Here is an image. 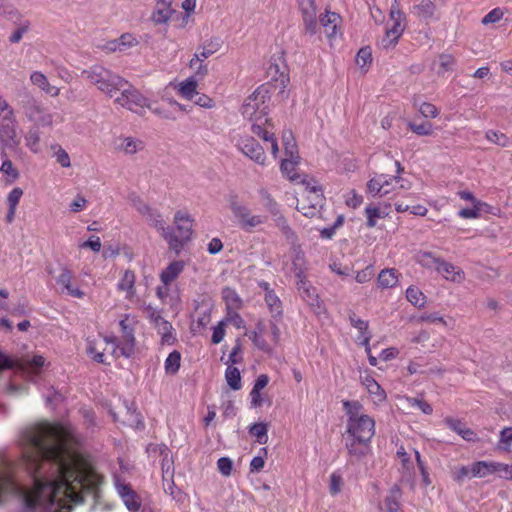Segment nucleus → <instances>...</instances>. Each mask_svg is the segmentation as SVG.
Masks as SVG:
<instances>
[{
  "instance_id": "f257e3e1",
  "label": "nucleus",
  "mask_w": 512,
  "mask_h": 512,
  "mask_svg": "<svg viewBox=\"0 0 512 512\" xmlns=\"http://www.w3.org/2000/svg\"><path fill=\"white\" fill-rule=\"evenodd\" d=\"M69 442V434L57 424L42 423L25 429L21 435L23 463L32 487H22L12 475L0 472V492L19 493L24 504L23 512L68 509L62 496H67L72 490V481L78 477Z\"/></svg>"
},
{
  "instance_id": "f03ea898",
  "label": "nucleus",
  "mask_w": 512,
  "mask_h": 512,
  "mask_svg": "<svg viewBox=\"0 0 512 512\" xmlns=\"http://www.w3.org/2000/svg\"><path fill=\"white\" fill-rule=\"evenodd\" d=\"M343 407L348 415L346 448L350 456L360 459L368 453L375 434V422L368 415H358L362 407L358 401H343Z\"/></svg>"
},
{
  "instance_id": "7ed1b4c3",
  "label": "nucleus",
  "mask_w": 512,
  "mask_h": 512,
  "mask_svg": "<svg viewBox=\"0 0 512 512\" xmlns=\"http://www.w3.org/2000/svg\"><path fill=\"white\" fill-rule=\"evenodd\" d=\"M270 94L265 86L258 87L243 103L242 115L252 122L251 130L255 135H261L266 126H272L268 118Z\"/></svg>"
},
{
  "instance_id": "20e7f679",
  "label": "nucleus",
  "mask_w": 512,
  "mask_h": 512,
  "mask_svg": "<svg viewBox=\"0 0 512 512\" xmlns=\"http://www.w3.org/2000/svg\"><path fill=\"white\" fill-rule=\"evenodd\" d=\"M81 77L110 98H113L119 89L127 85L126 79L99 64L84 69L81 72Z\"/></svg>"
},
{
  "instance_id": "39448f33",
  "label": "nucleus",
  "mask_w": 512,
  "mask_h": 512,
  "mask_svg": "<svg viewBox=\"0 0 512 512\" xmlns=\"http://www.w3.org/2000/svg\"><path fill=\"white\" fill-rule=\"evenodd\" d=\"M18 106L29 122L36 126L50 127L53 115L48 112L43 103L29 92L19 95Z\"/></svg>"
},
{
  "instance_id": "423d86ee",
  "label": "nucleus",
  "mask_w": 512,
  "mask_h": 512,
  "mask_svg": "<svg viewBox=\"0 0 512 512\" xmlns=\"http://www.w3.org/2000/svg\"><path fill=\"white\" fill-rule=\"evenodd\" d=\"M227 202L234 218L244 231L251 232L254 228L267 222L266 216L252 214L249 207L239 200L236 193H230Z\"/></svg>"
},
{
  "instance_id": "0eeeda50",
  "label": "nucleus",
  "mask_w": 512,
  "mask_h": 512,
  "mask_svg": "<svg viewBox=\"0 0 512 512\" xmlns=\"http://www.w3.org/2000/svg\"><path fill=\"white\" fill-rule=\"evenodd\" d=\"M121 332L123 334L124 343L119 345L115 336L104 337L107 344L111 345V353L115 357L124 356L130 358L134 354L135 337L134 329L127 323V317L119 322Z\"/></svg>"
},
{
  "instance_id": "6e6552de",
  "label": "nucleus",
  "mask_w": 512,
  "mask_h": 512,
  "mask_svg": "<svg viewBox=\"0 0 512 512\" xmlns=\"http://www.w3.org/2000/svg\"><path fill=\"white\" fill-rule=\"evenodd\" d=\"M119 92H121L120 95L114 100L116 104L139 114L144 108L151 109L149 100L128 81L126 86L119 89Z\"/></svg>"
},
{
  "instance_id": "1a4fd4ad",
  "label": "nucleus",
  "mask_w": 512,
  "mask_h": 512,
  "mask_svg": "<svg viewBox=\"0 0 512 512\" xmlns=\"http://www.w3.org/2000/svg\"><path fill=\"white\" fill-rule=\"evenodd\" d=\"M390 20L393 22V24L391 27L387 28L385 35L379 42V45L383 49H389L395 46L405 29V15L400 10L397 0H395L391 7Z\"/></svg>"
},
{
  "instance_id": "9d476101",
  "label": "nucleus",
  "mask_w": 512,
  "mask_h": 512,
  "mask_svg": "<svg viewBox=\"0 0 512 512\" xmlns=\"http://www.w3.org/2000/svg\"><path fill=\"white\" fill-rule=\"evenodd\" d=\"M18 121L15 114L10 116H3V122L0 125V142L2 149L11 148L15 149L20 144V137L17 133Z\"/></svg>"
},
{
  "instance_id": "9b49d317",
  "label": "nucleus",
  "mask_w": 512,
  "mask_h": 512,
  "mask_svg": "<svg viewBox=\"0 0 512 512\" xmlns=\"http://www.w3.org/2000/svg\"><path fill=\"white\" fill-rule=\"evenodd\" d=\"M145 217L149 225L161 233L163 238L168 242L170 248L178 251L180 242L176 239L174 230L170 227H165L162 215L158 211L151 209L150 213H147Z\"/></svg>"
},
{
  "instance_id": "f8f14e48",
  "label": "nucleus",
  "mask_w": 512,
  "mask_h": 512,
  "mask_svg": "<svg viewBox=\"0 0 512 512\" xmlns=\"http://www.w3.org/2000/svg\"><path fill=\"white\" fill-rule=\"evenodd\" d=\"M241 152L259 165H264L266 155L264 148L253 137H244L238 144Z\"/></svg>"
},
{
  "instance_id": "ddd939ff",
  "label": "nucleus",
  "mask_w": 512,
  "mask_h": 512,
  "mask_svg": "<svg viewBox=\"0 0 512 512\" xmlns=\"http://www.w3.org/2000/svg\"><path fill=\"white\" fill-rule=\"evenodd\" d=\"M298 4L302 13L305 32L309 35H315L318 29L315 0H298Z\"/></svg>"
},
{
  "instance_id": "4468645a",
  "label": "nucleus",
  "mask_w": 512,
  "mask_h": 512,
  "mask_svg": "<svg viewBox=\"0 0 512 512\" xmlns=\"http://www.w3.org/2000/svg\"><path fill=\"white\" fill-rule=\"evenodd\" d=\"M174 222L178 235L176 239L180 242L179 249L183 247L184 243L189 241L192 236L193 220L191 216L183 211H177L174 216Z\"/></svg>"
},
{
  "instance_id": "2eb2a0df",
  "label": "nucleus",
  "mask_w": 512,
  "mask_h": 512,
  "mask_svg": "<svg viewBox=\"0 0 512 512\" xmlns=\"http://www.w3.org/2000/svg\"><path fill=\"white\" fill-rule=\"evenodd\" d=\"M304 198L310 203V206H307V208L306 206L298 207V211H300L304 216L312 218L324 205L325 198L322 193V188L313 187L308 191V195H305Z\"/></svg>"
},
{
  "instance_id": "dca6fc26",
  "label": "nucleus",
  "mask_w": 512,
  "mask_h": 512,
  "mask_svg": "<svg viewBox=\"0 0 512 512\" xmlns=\"http://www.w3.org/2000/svg\"><path fill=\"white\" fill-rule=\"evenodd\" d=\"M222 40L220 37H212L206 40L199 48L198 51L194 54L193 58L190 60L189 66L190 68H195V65L198 62H203L208 57L212 56L214 53L220 50L222 47Z\"/></svg>"
},
{
  "instance_id": "f3484780",
  "label": "nucleus",
  "mask_w": 512,
  "mask_h": 512,
  "mask_svg": "<svg viewBox=\"0 0 512 512\" xmlns=\"http://www.w3.org/2000/svg\"><path fill=\"white\" fill-rule=\"evenodd\" d=\"M72 278V271L67 267H62L60 274L56 277V283L61 286L62 292H66V294L75 298H82L84 292L72 285Z\"/></svg>"
},
{
  "instance_id": "a211bd4d",
  "label": "nucleus",
  "mask_w": 512,
  "mask_h": 512,
  "mask_svg": "<svg viewBox=\"0 0 512 512\" xmlns=\"http://www.w3.org/2000/svg\"><path fill=\"white\" fill-rule=\"evenodd\" d=\"M349 321L350 324L358 329L360 335L358 339L360 340V344L365 347L366 352H370V340L371 333L369 332V324L367 321H364L356 316L354 312L349 313Z\"/></svg>"
},
{
  "instance_id": "6ab92c4d",
  "label": "nucleus",
  "mask_w": 512,
  "mask_h": 512,
  "mask_svg": "<svg viewBox=\"0 0 512 512\" xmlns=\"http://www.w3.org/2000/svg\"><path fill=\"white\" fill-rule=\"evenodd\" d=\"M444 423L455 433L460 435L464 440L468 442H477L479 440L477 434L470 428L466 427L460 419L452 417H446Z\"/></svg>"
},
{
  "instance_id": "aec40b11",
  "label": "nucleus",
  "mask_w": 512,
  "mask_h": 512,
  "mask_svg": "<svg viewBox=\"0 0 512 512\" xmlns=\"http://www.w3.org/2000/svg\"><path fill=\"white\" fill-rule=\"evenodd\" d=\"M138 44L136 38L130 33L122 34L118 39L108 41L104 49L108 52L124 51Z\"/></svg>"
},
{
  "instance_id": "412c9836",
  "label": "nucleus",
  "mask_w": 512,
  "mask_h": 512,
  "mask_svg": "<svg viewBox=\"0 0 512 512\" xmlns=\"http://www.w3.org/2000/svg\"><path fill=\"white\" fill-rule=\"evenodd\" d=\"M436 271L442 274L445 279L453 282L460 283L464 279V272L444 259H442L439 262V265L436 266Z\"/></svg>"
},
{
  "instance_id": "4be33fe9",
  "label": "nucleus",
  "mask_w": 512,
  "mask_h": 512,
  "mask_svg": "<svg viewBox=\"0 0 512 512\" xmlns=\"http://www.w3.org/2000/svg\"><path fill=\"white\" fill-rule=\"evenodd\" d=\"M185 263L182 260L171 262L160 274V280L164 285L172 283L184 270Z\"/></svg>"
},
{
  "instance_id": "5701e85b",
  "label": "nucleus",
  "mask_w": 512,
  "mask_h": 512,
  "mask_svg": "<svg viewBox=\"0 0 512 512\" xmlns=\"http://www.w3.org/2000/svg\"><path fill=\"white\" fill-rule=\"evenodd\" d=\"M172 9L168 0H159L152 13L151 19L156 24L167 23L171 17Z\"/></svg>"
},
{
  "instance_id": "b1692460",
  "label": "nucleus",
  "mask_w": 512,
  "mask_h": 512,
  "mask_svg": "<svg viewBox=\"0 0 512 512\" xmlns=\"http://www.w3.org/2000/svg\"><path fill=\"white\" fill-rule=\"evenodd\" d=\"M379 287L383 289L393 288L398 283V272L394 268L383 269L377 278Z\"/></svg>"
},
{
  "instance_id": "393cba45",
  "label": "nucleus",
  "mask_w": 512,
  "mask_h": 512,
  "mask_svg": "<svg viewBox=\"0 0 512 512\" xmlns=\"http://www.w3.org/2000/svg\"><path fill=\"white\" fill-rule=\"evenodd\" d=\"M499 462L477 461L471 466V473L474 477H485L494 474L495 467L497 468Z\"/></svg>"
},
{
  "instance_id": "a878e982",
  "label": "nucleus",
  "mask_w": 512,
  "mask_h": 512,
  "mask_svg": "<svg viewBox=\"0 0 512 512\" xmlns=\"http://www.w3.org/2000/svg\"><path fill=\"white\" fill-rule=\"evenodd\" d=\"M265 302L269 307L273 319L278 320L282 317V303L274 291L265 293Z\"/></svg>"
},
{
  "instance_id": "bb28decb",
  "label": "nucleus",
  "mask_w": 512,
  "mask_h": 512,
  "mask_svg": "<svg viewBox=\"0 0 512 512\" xmlns=\"http://www.w3.org/2000/svg\"><path fill=\"white\" fill-rule=\"evenodd\" d=\"M301 296L303 300L306 301V303L317 313L320 314L324 307L322 305V302L319 299V296L316 292L315 287H309V289L304 290L303 293H301Z\"/></svg>"
},
{
  "instance_id": "cd10ccee",
  "label": "nucleus",
  "mask_w": 512,
  "mask_h": 512,
  "mask_svg": "<svg viewBox=\"0 0 512 512\" xmlns=\"http://www.w3.org/2000/svg\"><path fill=\"white\" fill-rule=\"evenodd\" d=\"M258 193L261 197L263 207L270 215H277L280 206L266 188H260Z\"/></svg>"
},
{
  "instance_id": "c85d7f7f",
  "label": "nucleus",
  "mask_w": 512,
  "mask_h": 512,
  "mask_svg": "<svg viewBox=\"0 0 512 512\" xmlns=\"http://www.w3.org/2000/svg\"><path fill=\"white\" fill-rule=\"evenodd\" d=\"M1 158L3 159L2 165L0 167V171L5 174L9 179L10 183L14 182L19 178V172L14 167L12 161L8 158L7 153L4 149L1 150Z\"/></svg>"
},
{
  "instance_id": "c756f323",
  "label": "nucleus",
  "mask_w": 512,
  "mask_h": 512,
  "mask_svg": "<svg viewBox=\"0 0 512 512\" xmlns=\"http://www.w3.org/2000/svg\"><path fill=\"white\" fill-rule=\"evenodd\" d=\"M338 20L339 15L334 12H327L325 15L320 16V23L324 27L328 37L335 35Z\"/></svg>"
},
{
  "instance_id": "7c9ffc66",
  "label": "nucleus",
  "mask_w": 512,
  "mask_h": 512,
  "mask_svg": "<svg viewBox=\"0 0 512 512\" xmlns=\"http://www.w3.org/2000/svg\"><path fill=\"white\" fill-rule=\"evenodd\" d=\"M221 295L226 303L227 309H239L241 307L242 300L233 288L224 287Z\"/></svg>"
},
{
  "instance_id": "2f4dec72",
  "label": "nucleus",
  "mask_w": 512,
  "mask_h": 512,
  "mask_svg": "<svg viewBox=\"0 0 512 512\" xmlns=\"http://www.w3.org/2000/svg\"><path fill=\"white\" fill-rule=\"evenodd\" d=\"M135 279V273L132 270H126L118 283V289L126 291L128 296H133L135 293Z\"/></svg>"
},
{
  "instance_id": "473e14b6",
  "label": "nucleus",
  "mask_w": 512,
  "mask_h": 512,
  "mask_svg": "<svg viewBox=\"0 0 512 512\" xmlns=\"http://www.w3.org/2000/svg\"><path fill=\"white\" fill-rule=\"evenodd\" d=\"M45 359L40 356L36 355L31 360H28L24 363H21L17 365L19 371H21L23 374H30V373H37L38 370L44 365Z\"/></svg>"
},
{
  "instance_id": "72a5a7b5",
  "label": "nucleus",
  "mask_w": 512,
  "mask_h": 512,
  "mask_svg": "<svg viewBox=\"0 0 512 512\" xmlns=\"http://www.w3.org/2000/svg\"><path fill=\"white\" fill-rule=\"evenodd\" d=\"M0 15L14 23L22 19L21 13L8 0H0Z\"/></svg>"
},
{
  "instance_id": "f704fd0d",
  "label": "nucleus",
  "mask_w": 512,
  "mask_h": 512,
  "mask_svg": "<svg viewBox=\"0 0 512 512\" xmlns=\"http://www.w3.org/2000/svg\"><path fill=\"white\" fill-rule=\"evenodd\" d=\"M258 331H253L250 334V339L252 340L253 344L260 350L270 353L271 348L269 344L266 342V340L263 338V332H264V325L262 322H259L257 324Z\"/></svg>"
},
{
  "instance_id": "c9c22d12",
  "label": "nucleus",
  "mask_w": 512,
  "mask_h": 512,
  "mask_svg": "<svg viewBox=\"0 0 512 512\" xmlns=\"http://www.w3.org/2000/svg\"><path fill=\"white\" fill-rule=\"evenodd\" d=\"M181 364V354L179 351H172L165 360L164 368L165 372L168 375H175L179 369Z\"/></svg>"
},
{
  "instance_id": "e433bc0d",
  "label": "nucleus",
  "mask_w": 512,
  "mask_h": 512,
  "mask_svg": "<svg viewBox=\"0 0 512 512\" xmlns=\"http://www.w3.org/2000/svg\"><path fill=\"white\" fill-rule=\"evenodd\" d=\"M271 216L275 222V225L280 229V231L283 233V235L286 237V239L294 240L296 238L295 232L289 226L287 219L281 213V210L278 211L277 215H271Z\"/></svg>"
},
{
  "instance_id": "4c0bfd02",
  "label": "nucleus",
  "mask_w": 512,
  "mask_h": 512,
  "mask_svg": "<svg viewBox=\"0 0 512 512\" xmlns=\"http://www.w3.org/2000/svg\"><path fill=\"white\" fill-rule=\"evenodd\" d=\"M225 379L227 381V384L233 389V390H240L242 387L241 384V375L238 368L235 366L228 365L226 371H225Z\"/></svg>"
},
{
  "instance_id": "58836bf2",
  "label": "nucleus",
  "mask_w": 512,
  "mask_h": 512,
  "mask_svg": "<svg viewBox=\"0 0 512 512\" xmlns=\"http://www.w3.org/2000/svg\"><path fill=\"white\" fill-rule=\"evenodd\" d=\"M399 497L400 489L398 486H394L384 500L387 512H398L400 509Z\"/></svg>"
},
{
  "instance_id": "ea45409f",
  "label": "nucleus",
  "mask_w": 512,
  "mask_h": 512,
  "mask_svg": "<svg viewBox=\"0 0 512 512\" xmlns=\"http://www.w3.org/2000/svg\"><path fill=\"white\" fill-rule=\"evenodd\" d=\"M197 81L194 78H189L182 82L179 87V93L188 100H193L198 95Z\"/></svg>"
},
{
  "instance_id": "a19ab883",
  "label": "nucleus",
  "mask_w": 512,
  "mask_h": 512,
  "mask_svg": "<svg viewBox=\"0 0 512 512\" xmlns=\"http://www.w3.org/2000/svg\"><path fill=\"white\" fill-rule=\"evenodd\" d=\"M268 425L266 423H254L249 427V433L255 436L259 444H265L268 440Z\"/></svg>"
},
{
  "instance_id": "79ce46f5",
  "label": "nucleus",
  "mask_w": 512,
  "mask_h": 512,
  "mask_svg": "<svg viewBox=\"0 0 512 512\" xmlns=\"http://www.w3.org/2000/svg\"><path fill=\"white\" fill-rule=\"evenodd\" d=\"M162 324L156 328L161 335L162 344L173 345L176 342V337L173 335V327L170 322H161Z\"/></svg>"
},
{
  "instance_id": "37998d69",
  "label": "nucleus",
  "mask_w": 512,
  "mask_h": 512,
  "mask_svg": "<svg viewBox=\"0 0 512 512\" xmlns=\"http://www.w3.org/2000/svg\"><path fill=\"white\" fill-rule=\"evenodd\" d=\"M38 127L36 125L31 127L25 136L26 146L34 153L39 150L40 133Z\"/></svg>"
},
{
  "instance_id": "c03bdc74",
  "label": "nucleus",
  "mask_w": 512,
  "mask_h": 512,
  "mask_svg": "<svg viewBox=\"0 0 512 512\" xmlns=\"http://www.w3.org/2000/svg\"><path fill=\"white\" fill-rule=\"evenodd\" d=\"M406 298L411 304L417 307H422L425 304V295L417 287H409L406 290Z\"/></svg>"
},
{
  "instance_id": "a18cd8bd",
  "label": "nucleus",
  "mask_w": 512,
  "mask_h": 512,
  "mask_svg": "<svg viewBox=\"0 0 512 512\" xmlns=\"http://www.w3.org/2000/svg\"><path fill=\"white\" fill-rule=\"evenodd\" d=\"M415 9L420 17L429 19L434 16L435 4L431 0H422L420 4L415 6Z\"/></svg>"
},
{
  "instance_id": "49530a36",
  "label": "nucleus",
  "mask_w": 512,
  "mask_h": 512,
  "mask_svg": "<svg viewBox=\"0 0 512 512\" xmlns=\"http://www.w3.org/2000/svg\"><path fill=\"white\" fill-rule=\"evenodd\" d=\"M126 413L129 416L127 419V423L130 426H133L137 429H143L144 428V422L142 420V417L140 413L137 412L136 408L133 407V404L126 405Z\"/></svg>"
},
{
  "instance_id": "de8ad7c7",
  "label": "nucleus",
  "mask_w": 512,
  "mask_h": 512,
  "mask_svg": "<svg viewBox=\"0 0 512 512\" xmlns=\"http://www.w3.org/2000/svg\"><path fill=\"white\" fill-rule=\"evenodd\" d=\"M442 258L436 257L432 252H420L418 254V262L426 268H435L439 265Z\"/></svg>"
},
{
  "instance_id": "09e8293b",
  "label": "nucleus",
  "mask_w": 512,
  "mask_h": 512,
  "mask_svg": "<svg viewBox=\"0 0 512 512\" xmlns=\"http://www.w3.org/2000/svg\"><path fill=\"white\" fill-rule=\"evenodd\" d=\"M144 147L143 142L141 140H135L134 138L127 137L124 138L121 149L129 155L135 154L138 150H142Z\"/></svg>"
},
{
  "instance_id": "8fccbe9b",
  "label": "nucleus",
  "mask_w": 512,
  "mask_h": 512,
  "mask_svg": "<svg viewBox=\"0 0 512 512\" xmlns=\"http://www.w3.org/2000/svg\"><path fill=\"white\" fill-rule=\"evenodd\" d=\"M486 139L498 146L507 147L510 145L509 138L502 132L489 130L486 132Z\"/></svg>"
},
{
  "instance_id": "3c124183",
  "label": "nucleus",
  "mask_w": 512,
  "mask_h": 512,
  "mask_svg": "<svg viewBox=\"0 0 512 512\" xmlns=\"http://www.w3.org/2000/svg\"><path fill=\"white\" fill-rule=\"evenodd\" d=\"M296 164L297 162L293 160L292 156L291 159L282 160L280 165V170L282 174L292 181H294L297 178V175L295 173Z\"/></svg>"
},
{
  "instance_id": "603ef678",
  "label": "nucleus",
  "mask_w": 512,
  "mask_h": 512,
  "mask_svg": "<svg viewBox=\"0 0 512 512\" xmlns=\"http://www.w3.org/2000/svg\"><path fill=\"white\" fill-rule=\"evenodd\" d=\"M272 129H273V125L266 126L263 128L262 134L258 135V136L261 137L264 141L270 143L271 152L276 157L277 153H278V144H277L276 138L274 136V132L271 131Z\"/></svg>"
},
{
  "instance_id": "864d4df0",
  "label": "nucleus",
  "mask_w": 512,
  "mask_h": 512,
  "mask_svg": "<svg viewBox=\"0 0 512 512\" xmlns=\"http://www.w3.org/2000/svg\"><path fill=\"white\" fill-rule=\"evenodd\" d=\"M363 384L366 386L370 394L376 395L379 399L385 398V392L376 380L370 376L365 377Z\"/></svg>"
},
{
  "instance_id": "5fc2aeb1",
  "label": "nucleus",
  "mask_w": 512,
  "mask_h": 512,
  "mask_svg": "<svg viewBox=\"0 0 512 512\" xmlns=\"http://www.w3.org/2000/svg\"><path fill=\"white\" fill-rule=\"evenodd\" d=\"M52 149L54 150V157L56 158L57 163L64 168L71 166L70 157L66 150L59 145H53Z\"/></svg>"
},
{
  "instance_id": "6e6d98bb",
  "label": "nucleus",
  "mask_w": 512,
  "mask_h": 512,
  "mask_svg": "<svg viewBox=\"0 0 512 512\" xmlns=\"http://www.w3.org/2000/svg\"><path fill=\"white\" fill-rule=\"evenodd\" d=\"M408 127L412 132L420 136H428L433 133L432 124L430 122H424L421 124L409 122Z\"/></svg>"
},
{
  "instance_id": "4d7b16f0",
  "label": "nucleus",
  "mask_w": 512,
  "mask_h": 512,
  "mask_svg": "<svg viewBox=\"0 0 512 512\" xmlns=\"http://www.w3.org/2000/svg\"><path fill=\"white\" fill-rule=\"evenodd\" d=\"M19 23L18 28L11 34L9 37V41L11 43H18L21 41L23 35L28 32L30 28V22L28 20L25 21H18Z\"/></svg>"
},
{
  "instance_id": "13d9d810",
  "label": "nucleus",
  "mask_w": 512,
  "mask_h": 512,
  "mask_svg": "<svg viewBox=\"0 0 512 512\" xmlns=\"http://www.w3.org/2000/svg\"><path fill=\"white\" fill-rule=\"evenodd\" d=\"M372 62V53L369 47L361 48L356 55V63L360 67H365Z\"/></svg>"
},
{
  "instance_id": "bf43d9fd",
  "label": "nucleus",
  "mask_w": 512,
  "mask_h": 512,
  "mask_svg": "<svg viewBox=\"0 0 512 512\" xmlns=\"http://www.w3.org/2000/svg\"><path fill=\"white\" fill-rule=\"evenodd\" d=\"M240 352H241V339L238 338L235 341V345L232 348V351L229 355V359L226 364L234 366L235 364L241 363L243 358L240 355Z\"/></svg>"
},
{
  "instance_id": "052dcab7",
  "label": "nucleus",
  "mask_w": 512,
  "mask_h": 512,
  "mask_svg": "<svg viewBox=\"0 0 512 512\" xmlns=\"http://www.w3.org/2000/svg\"><path fill=\"white\" fill-rule=\"evenodd\" d=\"M122 500L128 510L138 511L140 509L141 504L135 492H132L130 494H123Z\"/></svg>"
},
{
  "instance_id": "680f3d73",
  "label": "nucleus",
  "mask_w": 512,
  "mask_h": 512,
  "mask_svg": "<svg viewBox=\"0 0 512 512\" xmlns=\"http://www.w3.org/2000/svg\"><path fill=\"white\" fill-rule=\"evenodd\" d=\"M343 222V215H339L332 226L325 227L320 231L321 237L324 239H331L335 235L336 229L342 226Z\"/></svg>"
},
{
  "instance_id": "e2e57ef3",
  "label": "nucleus",
  "mask_w": 512,
  "mask_h": 512,
  "mask_svg": "<svg viewBox=\"0 0 512 512\" xmlns=\"http://www.w3.org/2000/svg\"><path fill=\"white\" fill-rule=\"evenodd\" d=\"M217 468L223 476H230L233 469V461L229 457H221L217 461Z\"/></svg>"
},
{
  "instance_id": "0e129e2a",
  "label": "nucleus",
  "mask_w": 512,
  "mask_h": 512,
  "mask_svg": "<svg viewBox=\"0 0 512 512\" xmlns=\"http://www.w3.org/2000/svg\"><path fill=\"white\" fill-rule=\"evenodd\" d=\"M485 205H473L472 208H463L458 212V215L464 219H476L480 217L482 207Z\"/></svg>"
},
{
  "instance_id": "69168bd1",
  "label": "nucleus",
  "mask_w": 512,
  "mask_h": 512,
  "mask_svg": "<svg viewBox=\"0 0 512 512\" xmlns=\"http://www.w3.org/2000/svg\"><path fill=\"white\" fill-rule=\"evenodd\" d=\"M130 200L132 205L136 208V210L143 216L147 213H150L152 209L147 203H145L138 195L132 194L130 196Z\"/></svg>"
},
{
  "instance_id": "338daca9",
  "label": "nucleus",
  "mask_w": 512,
  "mask_h": 512,
  "mask_svg": "<svg viewBox=\"0 0 512 512\" xmlns=\"http://www.w3.org/2000/svg\"><path fill=\"white\" fill-rule=\"evenodd\" d=\"M343 485V479L340 474L332 473L330 476L329 492L335 496L340 493Z\"/></svg>"
},
{
  "instance_id": "774afa93",
  "label": "nucleus",
  "mask_w": 512,
  "mask_h": 512,
  "mask_svg": "<svg viewBox=\"0 0 512 512\" xmlns=\"http://www.w3.org/2000/svg\"><path fill=\"white\" fill-rule=\"evenodd\" d=\"M503 15L504 13L500 8H494L482 18L481 23L483 25L496 23L502 19Z\"/></svg>"
}]
</instances>
